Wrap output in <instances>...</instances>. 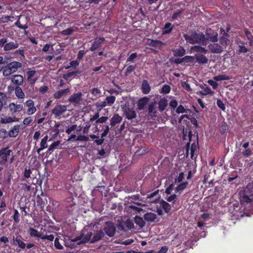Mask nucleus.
Returning a JSON list of instances; mask_svg holds the SVG:
<instances>
[{"label": "nucleus", "instance_id": "26", "mask_svg": "<svg viewBox=\"0 0 253 253\" xmlns=\"http://www.w3.org/2000/svg\"><path fill=\"white\" fill-rule=\"evenodd\" d=\"M70 89L69 88H67L64 89H60L56 91L53 95L55 99H60L64 95L70 93Z\"/></svg>", "mask_w": 253, "mask_h": 253}, {"label": "nucleus", "instance_id": "48", "mask_svg": "<svg viewBox=\"0 0 253 253\" xmlns=\"http://www.w3.org/2000/svg\"><path fill=\"white\" fill-rule=\"evenodd\" d=\"M214 81L216 82L221 81L223 80H229L230 78L226 75H219L213 77Z\"/></svg>", "mask_w": 253, "mask_h": 253}, {"label": "nucleus", "instance_id": "46", "mask_svg": "<svg viewBox=\"0 0 253 253\" xmlns=\"http://www.w3.org/2000/svg\"><path fill=\"white\" fill-rule=\"evenodd\" d=\"M171 87L168 84H164L162 86L161 89L160 90V92L161 93L167 94L169 93L170 92Z\"/></svg>", "mask_w": 253, "mask_h": 253}, {"label": "nucleus", "instance_id": "25", "mask_svg": "<svg viewBox=\"0 0 253 253\" xmlns=\"http://www.w3.org/2000/svg\"><path fill=\"white\" fill-rule=\"evenodd\" d=\"M21 236L13 237V244L14 245H18V246L22 249H24L26 247V244L21 240Z\"/></svg>", "mask_w": 253, "mask_h": 253}, {"label": "nucleus", "instance_id": "47", "mask_svg": "<svg viewBox=\"0 0 253 253\" xmlns=\"http://www.w3.org/2000/svg\"><path fill=\"white\" fill-rule=\"evenodd\" d=\"M32 173V170L29 167H26L24 169L23 174V177L25 179L29 178L31 177V175Z\"/></svg>", "mask_w": 253, "mask_h": 253}, {"label": "nucleus", "instance_id": "38", "mask_svg": "<svg viewBox=\"0 0 253 253\" xmlns=\"http://www.w3.org/2000/svg\"><path fill=\"white\" fill-rule=\"evenodd\" d=\"M15 94L19 99H24L25 97V94L23 90L20 86H16L14 89Z\"/></svg>", "mask_w": 253, "mask_h": 253}, {"label": "nucleus", "instance_id": "32", "mask_svg": "<svg viewBox=\"0 0 253 253\" xmlns=\"http://www.w3.org/2000/svg\"><path fill=\"white\" fill-rule=\"evenodd\" d=\"M19 121V118H16V117H13V118L11 117H5L4 118H1L0 120V122L1 124H7L13 122H18Z\"/></svg>", "mask_w": 253, "mask_h": 253}, {"label": "nucleus", "instance_id": "39", "mask_svg": "<svg viewBox=\"0 0 253 253\" xmlns=\"http://www.w3.org/2000/svg\"><path fill=\"white\" fill-rule=\"evenodd\" d=\"M186 53L185 49L183 47H180L176 49L173 52V55L175 57L183 56Z\"/></svg>", "mask_w": 253, "mask_h": 253}, {"label": "nucleus", "instance_id": "35", "mask_svg": "<svg viewBox=\"0 0 253 253\" xmlns=\"http://www.w3.org/2000/svg\"><path fill=\"white\" fill-rule=\"evenodd\" d=\"M173 26L171 23H167L165 24L164 27L162 30V34L163 35L170 33L173 30Z\"/></svg>", "mask_w": 253, "mask_h": 253}, {"label": "nucleus", "instance_id": "41", "mask_svg": "<svg viewBox=\"0 0 253 253\" xmlns=\"http://www.w3.org/2000/svg\"><path fill=\"white\" fill-rule=\"evenodd\" d=\"M134 222L141 228L143 227L145 225V222L143 219L139 216H136L134 217Z\"/></svg>", "mask_w": 253, "mask_h": 253}, {"label": "nucleus", "instance_id": "29", "mask_svg": "<svg viewBox=\"0 0 253 253\" xmlns=\"http://www.w3.org/2000/svg\"><path fill=\"white\" fill-rule=\"evenodd\" d=\"M158 104V109L162 112L165 110L168 105V100L165 98H161Z\"/></svg>", "mask_w": 253, "mask_h": 253}, {"label": "nucleus", "instance_id": "15", "mask_svg": "<svg viewBox=\"0 0 253 253\" xmlns=\"http://www.w3.org/2000/svg\"><path fill=\"white\" fill-rule=\"evenodd\" d=\"M104 236V233L101 229L95 230L94 229V233L92 234V238L91 243H94L101 240Z\"/></svg>", "mask_w": 253, "mask_h": 253}, {"label": "nucleus", "instance_id": "5", "mask_svg": "<svg viewBox=\"0 0 253 253\" xmlns=\"http://www.w3.org/2000/svg\"><path fill=\"white\" fill-rule=\"evenodd\" d=\"M103 230L107 236L112 237L115 234L116 228L114 222L107 221L105 223Z\"/></svg>", "mask_w": 253, "mask_h": 253}, {"label": "nucleus", "instance_id": "51", "mask_svg": "<svg viewBox=\"0 0 253 253\" xmlns=\"http://www.w3.org/2000/svg\"><path fill=\"white\" fill-rule=\"evenodd\" d=\"M229 42V40L225 37L223 36L219 39L220 45H221L223 48L226 47Z\"/></svg>", "mask_w": 253, "mask_h": 253}, {"label": "nucleus", "instance_id": "17", "mask_svg": "<svg viewBox=\"0 0 253 253\" xmlns=\"http://www.w3.org/2000/svg\"><path fill=\"white\" fill-rule=\"evenodd\" d=\"M208 47L211 53H221L223 51L224 48L220 44L216 43L210 44Z\"/></svg>", "mask_w": 253, "mask_h": 253}, {"label": "nucleus", "instance_id": "10", "mask_svg": "<svg viewBox=\"0 0 253 253\" xmlns=\"http://www.w3.org/2000/svg\"><path fill=\"white\" fill-rule=\"evenodd\" d=\"M47 196L46 195L44 194L42 192L41 196L38 195L36 197V202L37 206L40 207L41 208L43 209L46 205H47L48 201L47 199Z\"/></svg>", "mask_w": 253, "mask_h": 253}, {"label": "nucleus", "instance_id": "12", "mask_svg": "<svg viewBox=\"0 0 253 253\" xmlns=\"http://www.w3.org/2000/svg\"><path fill=\"white\" fill-rule=\"evenodd\" d=\"M8 108L9 110V112L12 115H15L16 113L20 112L23 108L22 104H17L13 102L10 103Z\"/></svg>", "mask_w": 253, "mask_h": 253}, {"label": "nucleus", "instance_id": "24", "mask_svg": "<svg viewBox=\"0 0 253 253\" xmlns=\"http://www.w3.org/2000/svg\"><path fill=\"white\" fill-rule=\"evenodd\" d=\"M19 46V43L17 41H12L9 42H6L4 46L5 51H9L12 49L17 48Z\"/></svg>", "mask_w": 253, "mask_h": 253}, {"label": "nucleus", "instance_id": "2", "mask_svg": "<svg viewBox=\"0 0 253 253\" xmlns=\"http://www.w3.org/2000/svg\"><path fill=\"white\" fill-rule=\"evenodd\" d=\"M94 233V228L91 227H84L81 232V234L76 237L74 240L71 241V242L79 241L77 245H80L81 244H85L86 243L90 242L92 238V234Z\"/></svg>", "mask_w": 253, "mask_h": 253}, {"label": "nucleus", "instance_id": "14", "mask_svg": "<svg viewBox=\"0 0 253 253\" xmlns=\"http://www.w3.org/2000/svg\"><path fill=\"white\" fill-rule=\"evenodd\" d=\"M156 101L154 100L152 101L148 105V115L151 118H153L157 116V110H156Z\"/></svg>", "mask_w": 253, "mask_h": 253}, {"label": "nucleus", "instance_id": "61", "mask_svg": "<svg viewBox=\"0 0 253 253\" xmlns=\"http://www.w3.org/2000/svg\"><path fill=\"white\" fill-rule=\"evenodd\" d=\"M108 117L102 116L100 118H99V119H98L97 120H96V121L95 122V123L93 125H96L98 124L105 123L108 120Z\"/></svg>", "mask_w": 253, "mask_h": 253}, {"label": "nucleus", "instance_id": "21", "mask_svg": "<svg viewBox=\"0 0 253 253\" xmlns=\"http://www.w3.org/2000/svg\"><path fill=\"white\" fill-rule=\"evenodd\" d=\"M149 98L147 96L140 98L137 101V109L139 110H143L149 102Z\"/></svg>", "mask_w": 253, "mask_h": 253}, {"label": "nucleus", "instance_id": "4", "mask_svg": "<svg viewBox=\"0 0 253 253\" xmlns=\"http://www.w3.org/2000/svg\"><path fill=\"white\" fill-rule=\"evenodd\" d=\"M253 198V182L249 183L244 189L243 196L241 200L242 203H250Z\"/></svg>", "mask_w": 253, "mask_h": 253}, {"label": "nucleus", "instance_id": "11", "mask_svg": "<svg viewBox=\"0 0 253 253\" xmlns=\"http://www.w3.org/2000/svg\"><path fill=\"white\" fill-rule=\"evenodd\" d=\"M66 110L67 106L66 105L57 104L52 110L51 113L55 115V117H57L66 112Z\"/></svg>", "mask_w": 253, "mask_h": 253}, {"label": "nucleus", "instance_id": "27", "mask_svg": "<svg viewBox=\"0 0 253 253\" xmlns=\"http://www.w3.org/2000/svg\"><path fill=\"white\" fill-rule=\"evenodd\" d=\"M179 183V184H178L177 186L174 188V190L176 193H179L180 194L183 191V190L186 188L188 184V182L187 181H185Z\"/></svg>", "mask_w": 253, "mask_h": 253}, {"label": "nucleus", "instance_id": "64", "mask_svg": "<svg viewBox=\"0 0 253 253\" xmlns=\"http://www.w3.org/2000/svg\"><path fill=\"white\" fill-rule=\"evenodd\" d=\"M242 154L244 156L248 157L252 155L253 154V152L251 149H246L242 152Z\"/></svg>", "mask_w": 253, "mask_h": 253}, {"label": "nucleus", "instance_id": "49", "mask_svg": "<svg viewBox=\"0 0 253 253\" xmlns=\"http://www.w3.org/2000/svg\"><path fill=\"white\" fill-rule=\"evenodd\" d=\"M183 58L184 63L190 64H194L196 63L194 59V56L187 55L183 57Z\"/></svg>", "mask_w": 253, "mask_h": 253}, {"label": "nucleus", "instance_id": "52", "mask_svg": "<svg viewBox=\"0 0 253 253\" xmlns=\"http://www.w3.org/2000/svg\"><path fill=\"white\" fill-rule=\"evenodd\" d=\"M184 178V174L183 172H180L178 176H176L174 179V183L175 184L183 182L182 181Z\"/></svg>", "mask_w": 253, "mask_h": 253}, {"label": "nucleus", "instance_id": "19", "mask_svg": "<svg viewBox=\"0 0 253 253\" xmlns=\"http://www.w3.org/2000/svg\"><path fill=\"white\" fill-rule=\"evenodd\" d=\"M11 82L13 84L19 86L22 85L24 82V78L22 75H14L11 76L10 79Z\"/></svg>", "mask_w": 253, "mask_h": 253}, {"label": "nucleus", "instance_id": "1", "mask_svg": "<svg viewBox=\"0 0 253 253\" xmlns=\"http://www.w3.org/2000/svg\"><path fill=\"white\" fill-rule=\"evenodd\" d=\"M191 50L194 55V59L196 63L200 65L206 64L208 63L209 59L205 54L208 53V50L203 47L199 45H195L191 47Z\"/></svg>", "mask_w": 253, "mask_h": 253}, {"label": "nucleus", "instance_id": "40", "mask_svg": "<svg viewBox=\"0 0 253 253\" xmlns=\"http://www.w3.org/2000/svg\"><path fill=\"white\" fill-rule=\"evenodd\" d=\"M28 233L29 234V235L31 237H38V238H41V237H42V235L39 233V232L37 230H36L32 227L29 228V229L28 230Z\"/></svg>", "mask_w": 253, "mask_h": 253}, {"label": "nucleus", "instance_id": "20", "mask_svg": "<svg viewBox=\"0 0 253 253\" xmlns=\"http://www.w3.org/2000/svg\"><path fill=\"white\" fill-rule=\"evenodd\" d=\"M6 65L12 73L16 72L18 69L20 68L22 66V64L21 62L15 61L10 62L8 64H6Z\"/></svg>", "mask_w": 253, "mask_h": 253}, {"label": "nucleus", "instance_id": "31", "mask_svg": "<svg viewBox=\"0 0 253 253\" xmlns=\"http://www.w3.org/2000/svg\"><path fill=\"white\" fill-rule=\"evenodd\" d=\"M76 27H67L65 29L60 31L62 36H70L76 31Z\"/></svg>", "mask_w": 253, "mask_h": 253}, {"label": "nucleus", "instance_id": "28", "mask_svg": "<svg viewBox=\"0 0 253 253\" xmlns=\"http://www.w3.org/2000/svg\"><path fill=\"white\" fill-rule=\"evenodd\" d=\"M48 137L47 135H45L41 140L40 143V148L37 150V152L40 154V152L43 149L47 148L48 145L47 142L48 140Z\"/></svg>", "mask_w": 253, "mask_h": 253}, {"label": "nucleus", "instance_id": "30", "mask_svg": "<svg viewBox=\"0 0 253 253\" xmlns=\"http://www.w3.org/2000/svg\"><path fill=\"white\" fill-rule=\"evenodd\" d=\"M122 120V118L119 114H114L110 120V125L111 126V127H114L117 124L120 123Z\"/></svg>", "mask_w": 253, "mask_h": 253}, {"label": "nucleus", "instance_id": "36", "mask_svg": "<svg viewBox=\"0 0 253 253\" xmlns=\"http://www.w3.org/2000/svg\"><path fill=\"white\" fill-rule=\"evenodd\" d=\"M75 240V239H71L69 236H67L65 238L64 245L65 246L69 247L71 249L75 248L76 247L75 243L77 241H74L73 242L71 241L72 240Z\"/></svg>", "mask_w": 253, "mask_h": 253}, {"label": "nucleus", "instance_id": "56", "mask_svg": "<svg viewBox=\"0 0 253 253\" xmlns=\"http://www.w3.org/2000/svg\"><path fill=\"white\" fill-rule=\"evenodd\" d=\"M60 141H56L53 142L49 147L48 151H53L54 149H55L57 146L60 144Z\"/></svg>", "mask_w": 253, "mask_h": 253}, {"label": "nucleus", "instance_id": "59", "mask_svg": "<svg viewBox=\"0 0 253 253\" xmlns=\"http://www.w3.org/2000/svg\"><path fill=\"white\" fill-rule=\"evenodd\" d=\"M137 57V53H131L129 57L127 58L126 62H133L135 59H136Z\"/></svg>", "mask_w": 253, "mask_h": 253}, {"label": "nucleus", "instance_id": "50", "mask_svg": "<svg viewBox=\"0 0 253 253\" xmlns=\"http://www.w3.org/2000/svg\"><path fill=\"white\" fill-rule=\"evenodd\" d=\"M7 101V97L6 95L4 93L0 91V103L3 106L6 104Z\"/></svg>", "mask_w": 253, "mask_h": 253}, {"label": "nucleus", "instance_id": "6", "mask_svg": "<svg viewBox=\"0 0 253 253\" xmlns=\"http://www.w3.org/2000/svg\"><path fill=\"white\" fill-rule=\"evenodd\" d=\"M12 150L8 147L0 149V165H3L8 161V158L10 156Z\"/></svg>", "mask_w": 253, "mask_h": 253}, {"label": "nucleus", "instance_id": "44", "mask_svg": "<svg viewBox=\"0 0 253 253\" xmlns=\"http://www.w3.org/2000/svg\"><path fill=\"white\" fill-rule=\"evenodd\" d=\"M200 87L203 89L204 91V96L207 95L208 94L211 95L213 93V92L206 84L201 85Z\"/></svg>", "mask_w": 253, "mask_h": 253}, {"label": "nucleus", "instance_id": "60", "mask_svg": "<svg viewBox=\"0 0 253 253\" xmlns=\"http://www.w3.org/2000/svg\"><path fill=\"white\" fill-rule=\"evenodd\" d=\"M187 111H189V110L185 109L182 105L178 106L176 109V113L178 114L187 113Z\"/></svg>", "mask_w": 253, "mask_h": 253}, {"label": "nucleus", "instance_id": "62", "mask_svg": "<svg viewBox=\"0 0 253 253\" xmlns=\"http://www.w3.org/2000/svg\"><path fill=\"white\" fill-rule=\"evenodd\" d=\"M76 140L80 141H88L89 140V138L87 136L84 135H80L77 136Z\"/></svg>", "mask_w": 253, "mask_h": 253}, {"label": "nucleus", "instance_id": "13", "mask_svg": "<svg viewBox=\"0 0 253 253\" xmlns=\"http://www.w3.org/2000/svg\"><path fill=\"white\" fill-rule=\"evenodd\" d=\"M25 105L28 107V109L26 112L28 115H33L36 112L37 109L35 106L34 102L33 100H28L25 103Z\"/></svg>", "mask_w": 253, "mask_h": 253}, {"label": "nucleus", "instance_id": "37", "mask_svg": "<svg viewBox=\"0 0 253 253\" xmlns=\"http://www.w3.org/2000/svg\"><path fill=\"white\" fill-rule=\"evenodd\" d=\"M147 44L149 46L157 47L162 45L163 43L160 41L148 39L147 42Z\"/></svg>", "mask_w": 253, "mask_h": 253}, {"label": "nucleus", "instance_id": "22", "mask_svg": "<svg viewBox=\"0 0 253 253\" xmlns=\"http://www.w3.org/2000/svg\"><path fill=\"white\" fill-rule=\"evenodd\" d=\"M158 203L159 204V207L163 209L166 213H168L170 211L171 208V205L166 201L162 199L159 201Z\"/></svg>", "mask_w": 253, "mask_h": 253}, {"label": "nucleus", "instance_id": "16", "mask_svg": "<svg viewBox=\"0 0 253 253\" xmlns=\"http://www.w3.org/2000/svg\"><path fill=\"white\" fill-rule=\"evenodd\" d=\"M183 120H184V122H187L188 120V121H190L191 124L193 125L195 127H198V125L197 123V121L194 117L191 115H182L179 119V123H181Z\"/></svg>", "mask_w": 253, "mask_h": 253}, {"label": "nucleus", "instance_id": "33", "mask_svg": "<svg viewBox=\"0 0 253 253\" xmlns=\"http://www.w3.org/2000/svg\"><path fill=\"white\" fill-rule=\"evenodd\" d=\"M142 92L144 94H148L151 90L149 84L147 80H143L141 86Z\"/></svg>", "mask_w": 253, "mask_h": 253}, {"label": "nucleus", "instance_id": "58", "mask_svg": "<svg viewBox=\"0 0 253 253\" xmlns=\"http://www.w3.org/2000/svg\"><path fill=\"white\" fill-rule=\"evenodd\" d=\"M90 91L94 96H100L101 91L99 88L95 87L92 88L90 90Z\"/></svg>", "mask_w": 253, "mask_h": 253}, {"label": "nucleus", "instance_id": "55", "mask_svg": "<svg viewBox=\"0 0 253 253\" xmlns=\"http://www.w3.org/2000/svg\"><path fill=\"white\" fill-rule=\"evenodd\" d=\"M136 65H129L126 69L125 74L126 76H127L128 75L131 74L136 68Z\"/></svg>", "mask_w": 253, "mask_h": 253}, {"label": "nucleus", "instance_id": "63", "mask_svg": "<svg viewBox=\"0 0 253 253\" xmlns=\"http://www.w3.org/2000/svg\"><path fill=\"white\" fill-rule=\"evenodd\" d=\"M35 70H30L28 71L26 73V75L27 76V80H30L31 78H32L36 74Z\"/></svg>", "mask_w": 253, "mask_h": 253}, {"label": "nucleus", "instance_id": "9", "mask_svg": "<svg viewBox=\"0 0 253 253\" xmlns=\"http://www.w3.org/2000/svg\"><path fill=\"white\" fill-rule=\"evenodd\" d=\"M122 110L126 117L128 120H132L136 117V113L133 108H130L126 106L122 107Z\"/></svg>", "mask_w": 253, "mask_h": 253}, {"label": "nucleus", "instance_id": "45", "mask_svg": "<svg viewBox=\"0 0 253 253\" xmlns=\"http://www.w3.org/2000/svg\"><path fill=\"white\" fill-rule=\"evenodd\" d=\"M245 34L248 40L249 41V45L253 46V36L252 33L247 29L245 30Z\"/></svg>", "mask_w": 253, "mask_h": 253}, {"label": "nucleus", "instance_id": "57", "mask_svg": "<svg viewBox=\"0 0 253 253\" xmlns=\"http://www.w3.org/2000/svg\"><path fill=\"white\" fill-rule=\"evenodd\" d=\"M8 132L4 128H1L0 129V138L2 139H5L7 137L9 136Z\"/></svg>", "mask_w": 253, "mask_h": 253}, {"label": "nucleus", "instance_id": "42", "mask_svg": "<svg viewBox=\"0 0 253 253\" xmlns=\"http://www.w3.org/2000/svg\"><path fill=\"white\" fill-rule=\"evenodd\" d=\"M69 23L65 22L63 21L60 23L59 25H58V23H56L54 26L58 28V32L60 33V31L65 29L67 27L69 26Z\"/></svg>", "mask_w": 253, "mask_h": 253}, {"label": "nucleus", "instance_id": "3", "mask_svg": "<svg viewBox=\"0 0 253 253\" xmlns=\"http://www.w3.org/2000/svg\"><path fill=\"white\" fill-rule=\"evenodd\" d=\"M185 40L191 44L201 43L203 45L206 44V37L202 32H193L191 35L184 34Z\"/></svg>", "mask_w": 253, "mask_h": 253}, {"label": "nucleus", "instance_id": "8", "mask_svg": "<svg viewBox=\"0 0 253 253\" xmlns=\"http://www.w3.org/2000/svg\"><path fill=\"white\" fill-rule=\"evenodd\" d=\"M206 43L208 41L214 42H217L218 40V34L217 32L211 29V28L207 29L206 32Z\"/></svg>", "mask_w": 253, "mask_h": 253}, {"label": "nucleus", "instance_id": "53", "mask_svg": "<svg viewBox=\"0 0 253 253\" xmlns=\"http://www.w3.org/2000/svg\"><path fill=\"white\" fill-rule=\"evenodd\" d=\"M116 97L113 95L107 96L105 101H106L108 105L111 106L115 101Z\"/></svg>", "mask_w": 253, "mask_h": 253}, {"label": "nucleus", "instance_id": "18", "mask_svg": "<svg viewBox=\"0 0 253 253\" xmlns=\"http://www.w3.org/2000/svg\"><path fill=\"white\" fill-rule=\"evenodd\" d=\"M105 39L103 37H100L95 39V40L91 44V46L89 50L94 51L97 48L101 46L102 43L104 42Z\"/></svg>", "mask_w": 253, "mask_h": 253}, {"label": "nucleus", "instance_id": "54", "mask_svg": "<svg viewBox=\"0 0 253 253\" xmlns=\"http://www.w3.org/2000/svg\"><path fill=\"white\" fill-rule=\"evenodd\" d=\"M2 67V74L4 77H7L12 74V72H11L10 70H9V68L8 67L6 64L5 66H3Z\"/></svg>", "mask_w": 253, "mask_h": 253}, {"label": "nucleus", "instance_id": "34", "mask_svg": "<svg viewBox=\"0 0 253 253\" xmlns=\"http://www.w3.org/2000/svg\"><path fill=\"white\" fill-rule=\"evenodd\" d=\"M156 218V214L151 212H147L144 215V218L147 221L153 222Z\"/></svg>", "mask_w": 253, "mask_h": 253}, {"label": "nucleus", "instance_id": "7", "mask_svg": "<svg viewBox=\"0 0 253 253\" xmlns=\"http://www.w3.org/2000/svg\"><path fill=\"white\" fill-rule=\"evenodd\" d=\"M83 96V94L81 92L73 93L68 98V102L74 105H77L79 104L80 102L82 100Z\"/></svg>", "mask_w": 253, "mask_h": 253}, {"label": "nucleus", "instance_id": "43", "mask_svg": "<svg viewBox=\"0 0 253 253\" xmlns=\"http://www.w3.org/2000/svg\"><path fill=\"white\" fill-rule=\"evenodd\" d=\"M81 73V71L79 70L75 71L73 72H68L63 75V78L67 80L72 76H76L77 75Z\"/></svg>", "mask_w": 253, "mask_h": 253}, {"label": "nucleus", "instance_id": "23", "mask_svg": "<svg viewBox=\"0 0 253 253\" xmlns=\"http://www.w3.org/2000/svg\"><path fill=\"white\" fill-rule=\"evenodd\" d=\"M20 127V126L19 125H15L12 127H11L8 132L9 137H16L19 132Z\"/></svg>", "mask_w": 253, "mask_h": 253}]
</instances>
